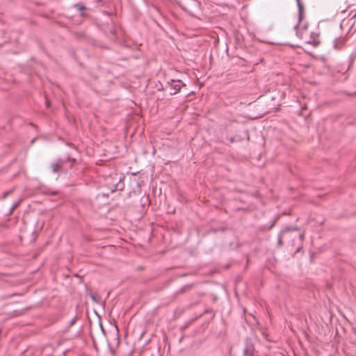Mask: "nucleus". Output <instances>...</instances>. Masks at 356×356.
Masks as SVG:
<instances>
[{
  "label": "nucleus",
  "instance_id": "obj_1",
  "mask_svg": "<svg viewBox=\"0 0 356 356\" xmlns=\"http://www.w3.org/2000/svg\"><path fill=\"white\" fill-rule=\"evenodd\" d=\"M122 177L115 175V177H109L107 179V183L109 184V188L111 192L116 191L118 190L121 191L123 188V184L121 183Z\"/></svg>",
  "mask_w": 356,
  "mask_h": 356
},
{
  "label": "nucleus",
  "instance_id": "obj_2",
  "mask_svg": "<svg viewBox=\"0 0 356 356\" xmlns=\"http://www.w3.org/2000/svg\"><path fill=\"white\" fill-rule=\"evenodd\" d=\"M183 86V83L179 80H171L170 82H168L167 88L171 95H175L180 90Z\"/></svg>",
  "mask_w": 356,
  "mask_h": 356
},
{
  "label": "nucleus",
  "instance_id": "obj_3",
  "mask_svg": "<svg viewBox=\"0 0 356 356\" xmlns=\"http://www.w3.org/2000/svg\"><path fill=\"white\" fill-rule=\"evenodd\" d=\"M65 161L63 159H58L56 161L51 164V168L54 173L59 172L63 168Z\"/></svg>",
  "mask_w": 356,
  "mask_h": 356
},
{
  "label": "nucleus",
  "instance_id": "obj_4",
  "mask_svg": "<svg viewBox=\"0 0 356 356\" xmlns=\"http://www.w3.org/2000/svg\"><path fill=\"white\" fill-rule=\"evenodd\" d=\"M346 39L344 37H340L337 38L334 41V47L336 49H341L345 44Z\"/></svg>",
  "mask_w": 356,
  "mask_h": 356
},
{
  "label": "nucleus",
  "instance_id": "obj_5",
  "mask_svg": "<svg viewBox=\"0 0 356 356\" xmlns=\"http://www.w3.org/2000/svg\"><path fill=\"white\" fill-rule=\"evenodd\" d=\"M254 346L251 343H247L244 352H243V356H254Z\"/></svg>",
  "mask_w": 356,
  "mask_h": 356
},
{
  "label": "nucleus",
  "instance_id": "obj_6",
  "mask_svg": "<svg viewBox=\"0 0 356 356\" xmlns=\"http://www.w3.org/2000/svg\"><path fill=\"white\" fill-rule=\"evenodd\" d=\"M303 7L299 3V15H298V20L299 22L301 20L302 18V11Z\"/></svg>",
  "mask_w": 356,
  "mask_h": 356
},
{
  "label": "nucleus",
  "instance_id": "obj_7",
  "mask_svg": "<svg viewBox=\"0 0 356 356\" xmlns=\"http://www.w3.org/2000/svg\"><path fill=\"white\" fill-rule=\"evenodd\" d=\"M76 6L79 8V9L82 10L84 8V6H83L81 4H77Z\"/></svg>",
  "mask_w": 356,
  "mask_h": 356
},
{
  "label": "nucleus",
  "instance_id": "obj_8",
  "mask_svg": "<svg viewBox=\"0 0 356 356\" xmlns=\"http://www.w3.org/2000/svg\"><path fill=\"white\" fill-rule=\"evenodd\" d=\"M297 35H298L300 38H303V35H302V33L299 35V33H297Z\"/></svg>",
  "mask_w": 356,
  "mask_h": 356
},
{
  "label": "nucleus",
  "instance_id": "obj_9",
  "mask_svg": "<svg viewBox=\"0 0 356 356\" xmlns=\"http://www.w3.org/2000/svg\"><path fill=\"white\" fill-rule=\"evenodd\" d=\"M17 206V203H16V204L13 206V207L12 210H13V209H14Z\"/></svg>",
  "mask_w": 356,
  "mask_h": 356
},
{
  "label": "nucleus",
  "instance_id": "obj_10",
  "mask_svg": "<svg viewBox=\"0 0 356 356\" xmlns=\"http://www.w3.org/2000/svg\"><path fill=\"white\" fill-rule=\"evenodd\" d=\"M300 238L302 239L303 238V235H300Z\"/></svg>",
  "mask_w": 356,
  "mask_h": 356
}]
</instances>
